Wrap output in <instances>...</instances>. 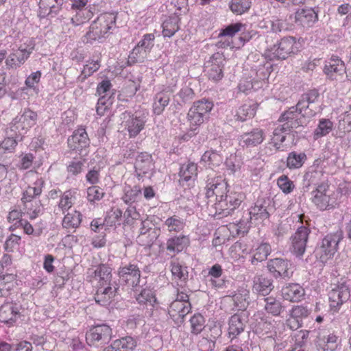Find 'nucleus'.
Listing matches in <instances>:
<instances>
[{"instance_id": "1", "label": "nucleus", "mask_w": 351, "mask_h": 351, "mask_svg": "<svg viewBox=\"0 0 351 351\" xmlns=\"http://www.w3.org/2000/svg\"><path fill=\"white\" fill-rule=\"evenodd\" d=\"M88 273L90 275L94 274L95 278L98 281V287L95 295L96 302L104 306L109 305L119 288L116 280H112V269L101 264L95 269H89Z\"/></svg>"}, {"instance_id": "2", "label": "nucleus", "mask_w": 351, "mask_h": 351, "mask_svg": "<svg viewBox=\"0 0 351 351\" xmlns=\"http://www.w3.org/2000/svg\"><path fill=\"white\" fill-rule=\"evenodd\" d=\"M117 15L114 13H104L97 18L90 25L86 38L90 41L105 38L110 29L115 27Z\"/></svg>"}, {"instance_id": "3", "label": "nucleus", "mask_w": 351, "mask_h": 351, "mask_svg": "<svg viewBox=\"0 0 351 351\" xmlns=\"http://www.w3.org/2000/svg\"><path fill=\"white\" fill-rule=\"evenodd\" d=\"M271 199L268 197L258 199L255 203L254 206L244 213L242 218L239 222V228L248 229L250 227L251 221L260 220L264 221L268 219L270 214Z\"/></svg>"}, {"instance_id": "4", "label": "nucleus", "mask_w": 351, "mask_h": 351, "mask_svg": "<svg viewBox=\"0 0 351 351\" xmlns=\"http://www.w3.org/2000/svg\"><path fill=\"white\" fill-rule=\"evenodd\" d=\"M38 114L29 108H25L10 123L11 132H16L18 137L23 139L25 134L36 124Z\"/></svg>"}, {"instance_id": "5", "label": "nucleus", "mask_w": 351, "mask_h": 351, "mask_svg": "<svg viewBox=\"0 0 351 351\" xmlns=\"http://www.w3.org/2000/svg\"><path fill=\"white\" fill-rule=\"evenodd\" d=\"M319 110V108H316L315 109L311 108V110L308 112H300V109L299 107H298L297 104L296 106H292L287 110L285 111L278 119V121L283 122V124L285 125V127H287V128H289L291 130L293 128H297L299 126L302 125L303 122L302 121V117H313L317 113V111Z\"/></svg>"}, {"instance_id": "6", "label": "nucleus", "mask_w": 351, "mask_h": 351, "mask_svg": "<svg viewBox=\"0 0 351 351\" xmlns=\"http://www.w3.org/2000/svg\"><path fill=\"white\" fill-rule=\"evenodd\" d=\"M342 239L343 232L341 230H338L333 234H327L322 239L320 245L316 249L317 254L319 256V259L322 263H326L333 257L337 251L339 243Z\"/></svg>"}, {"instance_id": "7", "label": "nucleus", "mask_w": 351, "mask_h": 351, "mask_svg": "<svg viewBox=\"0 0 351 351\" xmlns=\"http://www.w3.org/2000/svg\"><path fill=\"white\" fill-rule=\"evenodd\" d=\"M298 51V43L295 38L291 36L284 37L280 41L274 45L267 52V56L270 60L286 59L291 53H295Z\"/></svg>"}, {"instance_id": "8", "label": "nucleus", "mask_w": 351, "mask_h": 351, "mask_svg": "<svg viewBox=\"0 0 351 351\" xmlns=\"http://www.w3.org/2000/svg\"><path fill=\"white\" fill-rule=\"evenodd\" d=\"M243 199V195L234 192L226 193L225 197L217 201L214 206L215 214L226 217L231 215L234 210L238 208Z\"/></svg>"}, {"instance_id": "9", "label": "nucleus", "mask_w": 351, "mask_h": 351, "mask_svg": "<svg viewBox=\"0 0 351 351\" xmlns=\"http://www.w3.org/2000/svg\"><path fill=\"white\" fill-rule=\"evenodd\" d=\"M311 230L304 226L299 227L291 237L289 250L296 258H302L307 246Z\"/></svg>"}, {"instance_id": "10", "label": "nucleus", "mask_w": 351, "mask_h": 351, "mask_svg": "<svg viewBox=\"0 0 351 351\" xmlns=\"http://www.w3.org/2000/svg\"><path fill=\"white\" fill-rule=\"evenodd\" d=\"M226 58L223 53H215L204 64V71L209 80L218 82L223 77V69Z\"/></svg>"}, {"instance_id": "11", "label": "nucleus", "mask_w": 351, "mask_h": 351, "mask_svg": "<svg viewBox=\"0 0 351 351\" xmlns=\"http://www.w3.org/2000/svg\"><path fill=\"white\" fill-rule=\"evenodd\" d=\"M121 125L128 132L130 137L136 136L144 128L145 121L137 113L125 111L121 114Z\"/></svg>"}, {"instance_id": "12", "label": "nucleus", "mask_w": 351, "mask_h": 351, "mask_svg": "<svg viewBox=\"0 0 351 351\" xmlns=\"http://www.w3.org/2000/svg\"><path fill=\"white\" fill-rule=\"evenodd\" d=\"M291 263L283 258H276L271 259L267 262V269L271 275L276 278L289 279L293 275Z\"/></svg>"}, {"instance_id": "13", "label": "nucleus", "mask_w": 351, "mask_h": 351, "mask_svg": "<svg viewBox=\"0 0 351 351\" xmlns=\"http://www.w3.org/2000/svg\"><path fill=\"white\" fill-rule=\"evenodd\" d=\"M119 276L122 282L135 289V291H138V288L142 287V285H141V271L135 265L129 264L121 267L119 271Z\"/></svg>"}, {"instance_id": "14", "label": "nucleus", "mask_w": 351, "mask_h": 351, "mask_svg": "<svg viewBox=\"0 0 351 351\" xmlns=\"http://www.w3.org/2000/svg\"><path fill=\"white\" fill-rule=\"evenodd\" d=\"M112 338V329L106 324L97 325L92 327L86 335V339L88 344L95 342L108 343Z\"/></svg>"}, {"instance_id": "15", "label": "nucleus", "mask_w": 351, "mask_h": 351, "mask_svg": "<svg viewBox=\"0 0 351 351\" xmlns=\"http://www.w3.org/2000/svg\"><path fill=\"white\" fill-rule=\"evenodd\" d=\"M324 72L331 80H342L346 73V66L337 56H332L325 62Z\"/></svg>"}, {"instance_id": "16", "label": "nucleus", "mask_w": 351, "mask_h": 351, "mask_svg": "<svg viewBox=\"0 0 351 351\" xmlns=\"http://www.w3.org/2000/svg\"><path fill=\"white\" fill-rule=\"evenodd\" d=\"M226 193H229L228 184L221 177L208 180L206 197L209 199L215 196L216 202L223 199Z\"/></svg>"}, {"instance_id": "17", "label": "nucleus", "mask_w": 351, "mask_h": 351, "mask_svg": "<svg viewBox=\"0 0 351 351\" xmlns=\"http://www.w3.org/2000/svg\"><path fill=\"white\" fill-rule=\"evenodd\" d=\"M330 306L331 308H338L351 297L348 285L346 282L337 285L328 293Z\"/></svg>"}, {"instance_id": "18", "label": "nucleus", "mask_w": 351, "mask_h": 351, "mask_svg": "<svg viewBox=\"0 0 351 351\" xmlns=\"http://www.w3.org/2000/svg\"><path fill=\"white\" fill-rule=\"evenodd\" d=\"M191 310L190 302L181 303L180 301H173L169 306L168 313L173 322L180 325L184 322V318Z\"/></svg>"}, {"instance_id": "19", "label": "nucleus", "mask_w": 351, "mask_h": 351, "mask_svg": "<svg viewBox=\"0 0 351 351\" xmlns=\"http://www.w3.org/2000/svg\"><path fill=\"white\" fill-rule=\"evenodd\" d=\"M247 316L244 312L235 313L228 320V336L232 339L236 338L245 330Z\"/></svg>"}, {"instance_id": "20", "label": "nucleus", "mask_w": 351, "mask_h": 351, "mask_svg": "<svg viewBox=\"0 0 351 351\" xmlns=\"http://www.w3.org/2000/svg\"><path fill=\"white\" fill-rule=\"evenodd\" d=\"M70 149L75 152H81L89 145V138L84 128H79L73 132V135L67 139Z\"/></svg>"}, {"instance_id": "21", "label": "nucleus", "mask_w": 351, "mask_h": 351, "mask_svg": "<svg viewBox=\"0 0 351 351\" xmlns=\"http://www.w3.org/2000/svg\"><path fill=\"white\" fill-rule=\"evenodd\" d=\"M71 2V9L78 10L75 17L71 19V23L75 26H78L84 23L85 19H90L93 13L86 9L83 10L87 3V0H70Z\"/></svg>"}, {"instance_id": "22", "label": "nucleus", "mask_w": 351, "mask_h": 351, "mask_svg": "<svg viewBox=\"0 0 351 351\" xmlns=\"http://www.w3.org/2000/svg\"><path fill=\"white\" fill-rule=\"evenodd\" d=\"M318 20L317 13L312 8L300 9L295 14V21L304 27H312Z\"/></svg>"}, {"instance_id": "23", "label": "nucleus", "mask_w": 351, "mask_h": 351, "mask_svg": "<svg viewBox=\"0 0 351 351\" xmlns=\"http://www.w3.org/2000/svg\"><path fill=\"white\" fill-rule=\"evenodd\" d=\"M319 97V93L316 89L310 90L308 92L302 94L301 98L298 102V107L300 108V112H308L311 110V108L315 109L316 108H319V110L317 111V112H320L322 110L320 106H315V104L318 101Z\"/></svg>"}, {"instance_id": "24", "label": "nucleus", "mask_w": 351, "mask_h": 351, "mask_svg": "<svg viewBox=\"0 0 351 351\" xmlns=\"http://www.w3.org/2000/svg\"><path fill=\"white\" fill-rule=\"evenodd\" d=\"M264 139L263 131L256 128L250 132H245L239 137V145L242 147L256 146L261 144Z\"/></svg>"}, {"instance_id": "25", "label": "nucleus", "mask_w": 351, "mask_h": 351, "mask_svg": "<svg viewBox=\"0 0 351 351\" xmlns=\"http://www.w3.org/2000/svg\"><path fill=\"white\" fill-rule=\"evenodd\" d=\"M29 54L30 52L25 49H19L10 53L7 56L5 61L7 69H16L20 67L28 59Z\"/></svg>"}, {"instance_id": "26", "label": "nucleus", "mask_w": 351, "mask_h": 351, "mask_svg": "<svg viewBox=\"0 0 351 351\" xmlns=\"http://www.w3.org/2000/svg\"><path fill=\"white\" fill-rule=\"evenodd\" d=\"M282 295L286 300L298 302L304 295V289L299 284H289L282 289Z\"/></svg>"}, {"instance_id": "27", "label": "nucleus", "mask_w": 351, "mask_h": 351, "mask_svg": "<svg viewBox=\"0 0 351 351\" xmlns=\"http://www.w3.org/2000/svg\"><path fill=\"white\" fill-rule=\"evenodd\" d=\"M19 316V311L12 304L6 303L0 307V322L12 324Z\"/></svg>"}, {"instance_id": "28", "label": "nucleus", "mask_w": 351, "mask_h": 351, "mask_svg": "<svg viewBox=\"0 0 351 351\" xmlns=\"http://www.w3.org/2000/svg\"><path fill=\"white\" fill-rule=\"evenodd\" d=\"M45 184V181L42 179H38L34 183V186H29L23 193L21 201L23 204L33 202V199L40 195L42 193V189Z\"/></svg>"}, {"instance_id": "29", "label": "nucleus", "mask_w": 351, "mask_h": 351, "mask_svg": "<svg viewBox=\"0 0 351 351\" xmlns=\"http://www.w3.org/2000/svg\"><path fill=\"white\" fill-rule=\"evenodd\" d=\"M171 90H164L155 95L153 104V111L156 114H160L169 104L170 101Z\"/></svg>"}, {"instance_id": "30", "label": "nucleus", "mask_w": 351, "mask_h": 351, "mask_svg": "<svg viewBox=\"0 0 351 351\" xmlns=\"http://www.w3.org/2000/svg\"><path fill=\"white\" fill-rule=\"evenodd\" d=\"M152 156L147 152H141L136 158L134 167L140 173L145 174L152 169Z\"/></svg>"}, {"instance_id": "31", "label": "nucleus", "mask_w": 351, "mask_h": 351, "mask_svg": "<svg viewBox=\"0 0 351 351\" xmlns=\"http://www.w3.org/2000/svg\"><path fill=\"white\" fill-rule=\"evenodd\" d=\"M180 19L177 15L169 16L162 23V34L165 37H171L180 29L179 22Z\"/></svg>"}, {"instance_id": "32", "label": "nucleus", "mask_w": 351, "mask_h": 351, "mask_svg": "<svg viewBox=\"0 0 351 351\" xmlns=\"http://www.w3.org/2000/svg\"><path fill=\"white\" fill-rule=\"evenodd\" d=\"M264 309L267 313L273 316H279L284 310V306L280 299H277L273 296H269L264 298Z\"/></svg>"}, {"instance_id": "33", "label": "nucleus", "mask_w": 351, "mask_h": 351, "mask_svg": "<svg viewBox=\"0 0 351 351\" xmlns=\"http://www.w3.org/2000/svg\"><path fill=\"white\" fill-rule=\"evenodd\" d=\"M134 291L136 293V300L140 304H149L153 306L156 301L154 293L150 288H143L142 287L138 288V291H135V289H134Z\"/></svg>"}, {"instance_id": "34", "label": "nucleus", "mask_w": 351, "mask_h": 351, "mask_svg": "<svg viewBox=\"0 0 351 351\" xmlns=\"http://www.w3.org/2000/svg\"><path fill=\"white\" fill-rule=\"evenodd\" d=\"M6 133L8 137L0 143V146L10 154L13 155L18 142L22 141L23 139L18 137L16 132H11L10 128H8Z\"/></svg>"}, {"instance_id": "35", "label": "nucleus", "mask_w": 351, "mask_h": 351, "mask_svg": "<svg viewBox=\"0 0 351 351\" xmlns=\"http://www.w3.org/2000/svg\"><path fill=\"white\" fill-rule=\"evenodd\" d=\"M188 243V239L184 236L169 238L167 241V250L173 254L182 252Z\"/></svg>"}, {"instance_id": "36", "label": "nucleus", "mask_w": 351, "mask_h": 351, "mask_svg": "<svg viewBox=\"0 0 351 351\" xmlns=\"http://www.w3.org/2000/svg\"><path fill=\"white\" fill-rule=\"evenodd\" d=\"M160 229L154 227L153 230H149L147 233L139 234L136 237V242L145 247H151L160 235Z\"/></svg>"}, {"instance_id": "37", "label": "nucleus", "mask_w": 351, "mask_h": 351, "mask_svg": "<svg viewBox=\"0 0 351 351\" xmlns=\"http://www.w3.org/2000/svg\"><path fill=\"white\" fill-rule=\"evenodd\" d=\"M223 269L219 264H215L208 271V276L211 277L210 282L216 288H222L226 287V280L219 278L222 276Z\"/></svg>"}, {"instance_id": "38", "label": "nucleus", "mask_w": 351, "mask_h": 351, "mask_svg": "<svg viewBox=\"0 0 351 351\" xmlns=\"http://www.w3.org/2000/svg\"><path fill=\"white\" fill-rule=\"evenodd\" d=\"M197 175V165L193 162H189L182 165L180 169L179 176L180 182H189L195 179Z\"/></svg>"}, {"instance_id": "39", "label": "nucleus", "mask_w": 351, "mask_h": 351, "mask_svg": "<svg viewBox=\"0 0 351 351\" xmlns=\"http://www.w3.org/2000/svg\"><path fill=\"white\" fill-rule=\"evenodd\" d=\"M253 289L259 294L265 296L269 294L274 289L272 280L263 276H259L254 281Z\"/></svg>"}, {"instance_id": "40", "label": "nucleus", "mask_w": 351, "mask_h": 351, "mask_svg": "<svg viewBox=\"0 0 351 351\" xmlns=\"http://www.w3.org/2000/svg\"><path fill=\"white\" fill-rule=\"evenodd\" d=\"M136 346V340L130 336H127L115 340L111 347L116 350H123V351H132Z\"/></svg>"}, {"instance_id": "41", "label": "nucleus", "mask_w": 351, "mask_h": 351, "mask_svg": "<svg viewBox=\"0 0 351 351\" xmlns=\"http://www.w3.org/2000/svg\"><path fill=\"white\" fill-rule=\"evenodd\" d=\"M306 158V155L304 153L292 152L289 154L287 158V166L291 169L300 168Z\"/></svg>"}, {"instance_id": "42", "label": "nucleus", "mask_w": 351, "mask_h": 351, "mask_svg": "<svg viewBox=\"0 0 351 351\" xmlns=\"http://www.w3.org/2000/svg\"><path fill=\"white\" fill-rule=\"evenodd\" d=\"M141 189L138 186H126L124 189V195L122 197L125 203H134L141 197Z\"/></svg>"}, {"instance_id": "43", "label": "nucleus", "mask_w": 351, "mask_h": 351, "mask_svg": "<svg viewBox=\"0 0 351 351\" xmlns=\"http://www.w3.org/2000/svg\"><path fill=\"white\" fill-rule=\"evenodd\" d=\"M256 104H244L237 110V119L241 121H245L247 119L254 117L256 114Z\"/></svg>"}, {"instance_id": "44", "label": "nucleus", "mask_w": 351, "mask_h": 351, "mask_svg": "<svg viewBox=\"0 0 351 351\" xmlns=\"http://www.w3.org/2000/svg\"><path fill=\"white\" fill-rule=\"evenodd\" d=\"M333 128V123L330 119L319 120L317 128L314 131V137L317 139L329 134Z\"/></svg>"}, {"instance_id": "45", "label": "nucleus", "mask_w": 351, "mask_h": 351, "mask_svg": "<svg viewBox=\"0 0 351 351\" xmlns=\"http://www.w3.org/2000/svg\"><path fill=\"white\" fill-rule=\"evenodd\" d=\"M24 204L25 213L30 219H34L43 213V206L40 201H34Z\"/></svg>"}, {"instance_id": "46", "label": "nucleus", "mask_w": 351, "mask_h": 351, "mask_svg": "<svg viewBox=\"0 0 351 351\" xmlns=\"http://www.w3.org/2000/svg\"><path fill=\"white\" fill-rule=\"evenodd\" d=\"M249 291L242 289L233 295V300L239 310L245 309L249 304Z\"/></svg>"}, {"instance_id": "47", "label": "nucleus", "mask_w": 351, "mask_h": 351, "mask_svg": "<svg viewBox=\"0 0 351 351\" xmlns=\"http://www.w3.org/2000/svg\"><path fill=\"white\" fill-rule=\"evenodd\" d=\"M251 4L250 0H232L230 3V8L234 14H242L250 8Z\"/></svg>"}, {"instance_id": "48", "label": "nucleus", "mask_w": 351, "mask_h": 351, "mask_svg": "<svg viewBox=\"0 0 351 351\" xmlns=\"http://www.w3.org/2000/svg\"><path fill=\"white\" fill-rule=\"evenodd\" d=\"M171 271L174 277L182 281H185L188 278L187 267L182 265L177 261L171 262Z\"/></svg>"}, {"instance_id": "49", "label": "nucleus", "mask_w": 351, "mask_h": 351, "mask_svg": "<svg viewBox=\"0 0 351 351\" xmlns=\"http://www.w3.org/2000/svg\"><path fill=\"white\" fill-rule=\"evenodd\" d=\"M54 3H56L58 5H62L64 0H40L39 8L41 10H45L43 16H45L47 10H49L47 14L57 13L58 7H56Z\"/></svg>"}, {"instance_id": "50", "label": "nucleus", "mask_w": 351, "mask_h": 351, "mask_svg": "<svg viewBox=\"0 0 351 351\" xmlns=\"http://www.w3.org/2000/svg\"><path fill=\"white\" fill-rule=\"evenodd\" d=\"M188 120L190 122L191 130L195 131L196 128L193 126H199L204 122L206 116L201 114L199 112L195 111V110L190 109L187 114Z\"/></svg>"}, {"instance_id": "51", "label": "nucleus", "mask_w": 351, "mask_h": 351, "mask_svg": "<svg viewBox=\"0 0 351 351\" xmlns=\"http://www.w3.org/2000/svg\"><path fill=\"white\" fill-rule=\"evenodd\" d=\"M191 332L194 335L200 333L204 328V317L199 313H196L190 319Z\"/></svg>"}, {"instance_id": "52", "label": "nucleus", "mask_w": 351, "mask_h": 351, "mask_svg": "<svg viewBox=\"0 0 351 351\" xmlns=\"http://www.w3.org/2000/svg\"><path fill=\"white\" fill-rule=\"evenodd\" d=\"M213 104L208 99H202L193 103V106L190 108L195 110L201 114L207 116L208 112L212 110Z\"/></svg>"}, {"instance_id": "53", "label": "nucleus", "mask_w": 351, "mask_h": 351, "mask_svg": "<svg viewBox=\"0 0 351 351\" xmlns=\"http://www.w3.org/2000/svg\"><path fill=\"white\" fill-rule=\"evenodd\" d=\"M41 72L37 71L31 73L25 80V84L27 88L32 89L36 93L39 92L38 84L41 77Z\"/></svg>"}, {"instance_id": "54", "label": "nucleus", "mask_w": 351, "mask_h": 351, "mask_svg": "<svg viewBox=\"0 0 351 351\" xmlns=\"http://www.w3.org/2000/svg\"><path fill=\"white\" fill-rule=\"evenodd\" d=\"M154 38L153 34L144 35L143 38L138 43L137 47L133 49V53H138L140 49H144L145 51L149 50L154 46Z\"/></svg>"}, {"instance_id": "55", "label": "nucleus", "mask_w": 351, "mask_h": 351, "mask_svg": "<svg viewBox=\"0 0 351 351\" xmlns=\"http://www.w3.org/2000/svg\"><path fill=\"white\" fill-rule=\"evenodd\" d=\"M271 250V246L268 243L261 244L256 250L253 260L262 262L269 255Z\"/></svg>"}, {"instance_id": "56", "label": "nucleus", "mask_w": 351, "mask_h": 351, "mask_svg": "<svg viewBox=\"0 0 351 351\" xmlns=\"http://www.w3.org/2000/svg\"><path fill=\"white\" fill-rule=\"evenodd\" d=\"M82 221L81 214L69 206L67 212V229L69 228H75L78 227Z\"/></svg>"}, {"instance_id": "57", "label": "nucleus", "mask_w": 351, "mask_h": 351, "mask_svg": "<svg viewBox=\"0 0 351 351\" xmlns=\"http://www.w3.org/2000/svg\"><path fill=\"white\" fill-rule=\"evenodd\" d=\"M16 276L13 274H6L0 276V291H9L14 287V281Z\"/></svg>"}, {"instance_id": "58", "label": "nucleus", "mask_w": 351, "mask_h": 351, "mask_svg": "<svg viewBox=\"0 0 351 351\" xmlns=\"http://www.w3.org/2000/svg\"><path fill=\"white\" fill-rule=\"evenodd\" d=\"M277 184L282 192L286 194L290 193L294 188L293 182L285 175L278 178Z\"/></svg>"}, {"instance_id": "59", "label": "nucleus", "mask_w": 351, "mask_h": 351, "mask_svg": "<svg viewBox=\"0 0 351 351\" xmlns=\"http://www.w3.org/2000/svg\"><path fill=\"white\" fill-rule=\"evenodd\" d=\"M312 200L320 210H325L329 206L330 195L328 194H313Z\"/></svg>"}, {"instance_id": "60", "label": "nucleus", "mask_w": 351, "mask_h": 351, "mask_svg": "<svg viewBox=\"0 0 351 351\" xmlns=\"http://www.w3.org/2000/svg\"><path fill=\"white\" fill-rule=\"evenodd\" d=\"M165 226H167L168 230L171 231L178 232L181 230L183 228V221L182 220L174 215L173 217H169L165 223Z\"/></svg>"}, {"instance_id": "61", "label": "nucleus", "mask_w": 351, "mask_h": 351, "mask_svg": "<svg viewBox=\"0 0 351 351\" xmlns=\"http://www.w3.org/2000/svg\"><path fill=\"white\" fill-rule=\"evenodd\" d=\"M244 26L245 25L241 23H237L228 25L224 29H221L219 36L221 37L228 36L232 37L236 33L241 32Z\"/></svg>"}, {"instance_id": "62", "label": "nucleus", "mask_w": 351, "mask_h": 351, "mask_svg": "<svg viewBox=\"0 0 351 351\" xmlns=\"http://www.w3.org/2000/svg\"><path fill=\"white\" fill-rule=\"evenodd\" d=\"M323 340L325 343L324 351H334L337 348L338 337L334 333H330L326 337L324 336Z\"/></svg>"}, {"instance_id": "63", "label": "nucleus", "mask_w": 351, "mask_h": 351, "mask_svg": "<svg viewBox=\"0 0 351 351\" xmlns=\"http://www.w3.org/2000/svg\"><path fill=\"white\" fill-rule=\"evenodd\" d=\"M104 195L103 190L96 186H93L87 189V197L89 202H93L101 199Z\"/></svg>"}, {"instance_id": "64", "label": "nucleus", "mask_w": 351, "mask_h": 351, "mask_svg": "<svg viewBox=\"0 0 351 351\" xmlns=\"http://www.w3.org/2000/svg\"><path fill=\"white\" fill-rule=\"evenodd\" d=\"M100 64L98 60H92L86 65L81 73V77L82 79L86 78L88 76L91 75L94 72L97 71L99 69Z\"/></svg>"}]
</instances>
